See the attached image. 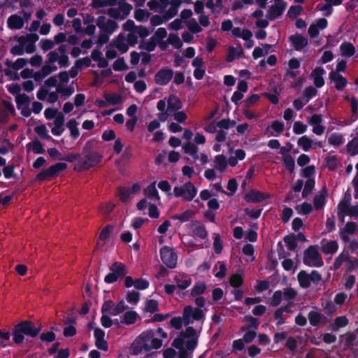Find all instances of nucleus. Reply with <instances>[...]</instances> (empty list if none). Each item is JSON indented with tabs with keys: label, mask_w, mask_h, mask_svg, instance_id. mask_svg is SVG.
Masks as SVG:
<instances>
[{
	"label": "nucleus",
	"mask_w": 358,
	"mask_h": 358,
	"mask_svg": "<svg viewBox=\"0 0 358 358\" xmlns=\"http://www.w3.org/2000/svg\"><path fill=\"white\" fill-rule=\"evenodd\" d=\"M283 165L290 172L293 173L295 169V162L294 158L290 155H287L282 157Z\"/></svg>",
	"instance_id": "nucleus-42"
},
{
	"label": "nucleus",
	"mask_w": 358,
	"mask_h": 358,
	"mask_svg": "<svg viewBox=\"0 0 358 358\" xmlns=\"http://www.w3.org/2000/svg\"><path fill=\"white\" fill-rule=\"evenodd\" d=\"M329 79L335 83L337 90H342L348 85L347 78L334 71L329 73Z\"/></svg>",
	"instance_id": "nucleus-16"
},
{
	"label": "nucleus",
	"mask_w": 358,
	"mask_h": 358,
	"mask_svg": "<svg viewBox=\"0 0 358 358\" xmlns=\"http://www.w3.org/2000/svg\"><path fill=\"white\" fill-rule=\"evenodd\" d=\"M338 249V245L336 241H330L322 247V251L325 255H333Z\"/></svg>",
	"instance_id": "nucleus-33"
},
{
	"label": "nucleus",
	"mask_w": 358,
	"mask_h": 358,
	"mask_svg": "<svg viewBox=\"0 0 358 358\" xmlns=\"http://www.w3.org/2000/svg\"><path fill=\"white\" fill-rule=\"evenodd\" d=\"M157 44V41H155L151 37L149 41H143L141 43L138 48L141 50H145L148 52H152L155 50Z\"/></svg>",
	"instance_id": "nucleus-49"
},
{
	"label": "nucleus",
	"mask_w": 358,
	"mask_h": 358,
	"mask_svg": "<svg viewBox=\"0 0 358 358\" xmlns=\"http://www.w3.org/2000/svg\"><path fill=\"white\" fill-rule=\"evenodd\" d=\"M97 143L98 140H96V138H92L87 141L83 148V153L97 152L96 151L94 150L95 146Z\"/></svg>",
	"instance_id": "nucleus-52"
},
{
	"label": "nucleus",
	"mask_w": 358,
	"mask_h": 358,
	"mask_svg": "<svg viewBox=\"0 0 358 358\" xmlns=\"http://www.w3.org/2000/svg\"><path fill=\"white\" fill-rule=\"evenodd\" d=\"M315 181L314 178H308L305 182L304 188L302 192L303 198L307 197L310 194L315 187Z\"/></svg>",
	"instance_id": "nucleus-38"
},
{
	"label": "nucleus",
	"mask_w": 358,
	"mask_h": 358,
	"mask_svg": "<svg viewBox=\"0 0 358 358\" xmlns=\"http://www.w3.org/2000/svg\"><path fill=\"white\" fill-rule=\"evenodd\" d=\"M349 324V320L346 316H339L334 319V322L331 324L332 331H336L339 329L346 327Z\"/></svg>",
	"instance_id": "nucleus-28"
},
{
	"label": "nucleus",
	"mask_w": 358,
	"mask_h": 358,
	"mask_svg": "<svg viewBox=\"0 0 358 358\" xmlns=\"http://www.w3.org/2000/svg\"><path fill=\"white\" fill-rule=\"evenodd\" d=\"M104 99L106 100L108 105H117L121 103V96L117 94H103Z\"/></svg>",
	"instance_id": "nucleus-40"
},
{
	"label": "nucleus",
	"mask_w": 358,
	"mask_h": 358,
	"mask_svg": "<svg viewBox=\"0 0 358 358\" xmlns=\"http://www.w3.org/2000/svg\"><path fill=\"white\" fill-rule=\"evenodd\" d=\"M138 317V314L135 310H129L122 317L120 323L125 325H132L135 324Z\"/></svg>",
	"instance_id": "nucleus-21"
},
{
	"label": "nucleus",
	"mask_w": 358,
	"mask_h": 358,
	"mask_svg": "<svg viewBox=\"0 0 358 358\" xmlns=\"http://www.w3.org/2000/svg\"><path fill=\"white\" fill-rule=\"evenodd\" d=\"M109 269L110 272L104 278V282L107 284L115 282L119 278L125 277L127 273L126 266L120 262L112 264Z\"/></svg>",
	"instance_id": "nucleus-6"
},
{
	"label": "nucleus",
	"mask_w": 358,
	"mask_h": 358,
	"mask_svg": "<svg viewBox=\"0 0 358 358\" xmlns=\"http://www.w3.org/2000/svg\"><path fill=\"white\" fill-rule=\"evenodd\" d=\"M312 140L307 136H303L299 138L297 144L301 147L305 152H308L312 147Z\"/></svg>",
	"instance_id": "nucleus-41"
},
{
	"label": "nucleus",
	"mask_w": 358,
	"mask_h": 358,
	"mask_svg": "<svg viewBox=\"0 0 358 358\" xmlns=\"http://www.w3.org/2000/svg\"><path fill=\"white\" fill-rule=\"evenodd\" d=\"M282 297L283 296L282 291L276 290L275 292H274L271 297L270 305L271 306H278L281 303Z\"/></svg>",
	"instance_id": "nucleus-62"
},
{
	"label": "nucleus",
	"mask_w": 358,
	"mask_h": 358,
	"mask_svg": "<svg viewBox=\"0 0 358 358\" xmlns=\"http://www.w3.org/2000/svg\"><path fill=\"white\" fill-rule=\"evenodd\" d=\"M325 70L321 66H317L313 70L311 77L313 78V83L316 87L320 88L324 86V80L323 75L325 74Z\"/></svg>",
	"instance_id": "nucleus-17"
},
{
	"label": "nucleus",
	"mask_w": 358,
	"mask_h": 358,
	"mask_svg": "<svg viewBox=\"0 0 358 358\" xmlns=\"http://www.w3.org/2000/svg\"><path fill=\"white\" fill-rule=\"evenodd\" d=\"M191 229L194 236L205 239L208 237V231L204 226L198 221H194L191 224Z\"/></svg>",
	"instance_id": "nucleus-19"
},
{
	"label": "nucleus",
	"mask_w": 358,
	"mask_h": 358,
	"mask_svg": "<svg viewBox=\"0 0 358 358\" xmlns=\"http://www.w3.org/2000/svg\"><path fill=\"white\" fill-rule=\"evenodd\" d=\"M167 42L172 45L176 49H180L182 45V43L180 37L177 34L173 33L169 34Z\"/></svg>",
	"instance_id": "nucleus-46"
},
{
	"label": "nucleus",
	"mask_w": 358,
	"mask_h": 358,
	"mask_svg": "<svg viewBox=\"0 0 358 358\" xmlns=\"http://www.w3.org/2000/svg\"><path fill=\"white\" fill-rule=\"evenodd\" d=\"M174 280L176 283V287L180 289H185L192 284V279L187 275H182V277L176 275Z\"/></svg>",
	"instance_id": "nucleus-23"
},
{
	"label": "nucleus",
	"mask_w": 358,
	"mask_h": 358,
	"mask_svg": "<svg viewBox=\"0 0 358 358\" xmlns=\"http://www.w3.org/2000/svg\"><path fill=\"white\" fill-rule=\"evenodd\" d=\"M357 229L358 225L354 222H348L343 228H340L339 235L344 244L349 242V235L354 234Z\"/></svg>",
	"instance_id": "nucleus-11"
},
{
	"label": "nucleus",
	"mask_w": 358,
	"mask_h": 358,
	"mask_svg": "<svg viewBox=\"0 0 358 358\" xmlns=\"http://www.w3.org/2000/svg\"><path fill=\"white\" fill-rule=\"evenodd\" d=\"M41 324L36 327L31 321L24 320V336L35 338L41 331Z\"/></svg>",
	"instance_id": "nucleus-15"
},
{
	"label": "nucleus",
	"mask_w": 358,
	"mask_h": 358,
	"mask_svg": "<svg viewBox=\"0 0 358 358\" xmlns=\"http://www.w3.org/2000/svg\"><path fill=\"white\" fill-rule=\"evenodd\" d=\"M188 29L194 33L197 34L202 31L201 27L199 25V24L196 22V20L192 18L191 19L188 23L187 24Z\"/></svg>",
	"instance_id": "nucleus-64"
},
{
	"label": "nucleus",
	"mask_w": 358,
	"mask_h": 358,
	"mask_svg": "<svg viewBox=\"0 0 358 358\" xmlns=\"http://www.w3.org/2000/svg\"><path fill=\"white\" fill-rule=\"evenodd\" d=\"M150 15V13L145 9L138 8L136 9L134 11V18L138 22H143L145 20V18L149 17Z\"/></svg>",
	"instance_id": "nucleus-55"
},
{
	"label": "nucleus",
	"mask_w": 358,
	"mask_h": 358,
	"mask_svg": "<svg viewBox=\"0 0 358 358\" xmlns=\"http://www.w3.org/2000/svg\"><path fill=\"white\" fill-rule=\"evenodd\" d=\"M193 213L191 210H187L182 214H175L171 216V219L174 220H180L182 222H187L192 216Z\"/></svg>",
	"instance_id": "nucleus-48"
},
{
	"label": "nucleus",
	"mask_w": 358,
	"mask_h": 358,
	"mask_svg": "<svg viewBox=\"0 0 358 358\" xmlns=\"http://www.w3.org/2000/svg\"><path fill=\"white\" fill-rule=\"evenodd\" d=\"M341 214H346L347 215L355 217V219L358 218V205L349 206L345 204L344 206L339 205Z\"/></svg>",
	"instance_id": "nucleus-24"
},
{
	"label": "nucleus",
	"mask_w": 358,
	"mask_h": 358,
	"mask_svg": "<svg viewBox=\"0 0 358 358\" xmlns=\"http://www.w3.org/2000/svg\"><path fill=\"white\" fill-rule=\"evenodd\" d=\"M327 195V190L323 189L320 191V194L315 195L313 199V203L316 210H321L326 203V197Z\"/></svg>",
	"instance_id": "nucleus-22"
},
{
	"label": "nucleus",
	"mask_w": 358,
	"mask_h": 358,
	"mask_svg": "<svg viewBox=\"0 0 358 358\" xmlns=\"http://www.w3.org/2000/svg\"><path fill=\"white\" fill-rule=\"evenodd\" d=\"M244 320L248 322V324L246 327H243L241 328V331H246L250 329H254L257 330L259 326V322L257 318L251 316V315H245L244 317Z\"/></svg>",
	"instance_id": "nucleus-36"
},
{
	"label": "nucleus",
	"mask_w": 358,
	"mask_h": 358,
	"mask_svg": "<svg viewBox=\"0 0 358 358\" xmlns=\"http://www.w3.org/2000/svg\"><path fill=\"white\" fill-rule=\"evenodd\" d=\"M84 157L78 162L74 169L78 171L89 170L101 162L102 155L99 152L83 153Z\"/></svg>",
	"instance_id": "nucleus-4"
},
{
	"label": "nucleus",
	"mask_w": 358,
	"mask_h": 358,
	"mask_svg": "<svg viewBox=\"0 0 358 358\" xmlns=\"http://www.w3.org/2000/svg\"><path fill=\"white\" fill-rule=\"evenodd\" d=\"M282 292L283 298L285 300H292L295 299L297 295V292L292 287L285 288Z\"/></svg>",
	"instance_id": "nucleus-60"
},
{
	"label": "nucleus",
	"mask_w": 358,
	"mask_h": 358,
	"mask_svg": "<svg viewBox=\"0 0 358 358\" xmlns=\"http://www.w3.org/2000/svg\"><path fill=\"white\" fill-rule=\"evenodd\" d=\"M287 4L286 2H277L271 6L266 14V18L273 21L279 17L285 11Z\"/></svg>",
	"instance_id": "nucleus-12"
},
{
	"label": "nucleus",
	"mask_w": 358,
	"mask_h": 358,
	"mask_svg": "<svg viewBox=\"0 0 358 358\" xmlns=\"http://www.w3.org/2000/svg\"><path fill=\"white\" fill-rule=\"evenodd\" d=\"M299 285L302 288H308L310 286V275L305 271H301L297 275Z\"/></svg>",
	"instance_id": "nucleus-32"
},
{
	"label": "nucleus",
	"mask_w": 358,
	"mask_h": 358,
	"mask_svg": "<svg viewBox=\"0 0 358 358\" xmlns=\"http://www.w3.org/2000/svg\"><path fill=\"white\" fill-rule=\"evenodd\" d=\"M162 262L169 268H174L177 265V255L173 248L163 246L159 250Z\"/></svg>",
	"instance_id": "nucleus-8"
},
{
	"label": "nucleus",
	"mask_w": 358,
	"mask_h": 358,
	"mask_svg": "<svg viewBox=\"0 0 358 358\" xmlns=\"http://www.w3.org/2000/svg\"><path fill=\"white\" fill-rule=\"evenodd\" d=\"M341 55L350 57L355 53V48L350 42H343L340 45Z\"/></svg>",
	"instance_id": "nucleus-26"
},
{
	"label": "nucleus",
	"mask_w": 358,
	"mask_h": 358,
	"mask_svg": "<svg viewBox=\"0 0 358 358\" xmlns=\"http://www.w3.org/2000/svg\"><path fill=\"white\" fill-rule=\"evenodd\" d=\"M8 27L12 29L22 28V17L17 15H12L8 19Z\"/></svg>",
	"instance_id": "nucleus-27"
},
{
	"label": "nucleus",
	"mask_w": 358,
	"mask_h": 358,
	"mask_svg": "<svg viewBox=\"0 0 358 358\" xmlns=\"http://www.w3.org/2000/svg\"><path fill=\"white\" fill-rule=\"evenodd\" d=\"M307 126L302 122L297 121L294 123L293 131L295 134L300 135L304 134L307 130Z\"/></svg>",
	"instance_id": "nucleus-61"
},
{
	"label": "nucleus",
	"mask_w": 358,
	"mask_h": 358,
	"mask_svg": "<svg viewBox=\"0 0 358 358\" xmlns=\"http://www.w3.org/2000/svg\"><path fill=\"white\" fill-rule=\"evenodd\" d=\"M347 152L352 156L356 155L358 154V137L353 138L351 141H350L347 145Z\"/></svg>",
	"instance_id": "nucleus-37"
},
{
	"label": "nucleus",
	"mask_w": 358,
	"mask_h": 358,
	"mask_svg": "<svg viewBox=\"0 0 358 358\" xmlns=\"http://www.w3.org/2000/svg\"><path fill=\"white\" fill-rule=\"evenodd\" d=\"M78 122L76 119L73 118L66 123V127L69 129L71 136L73 139H76L80 136V131L78 128Z\"/></svg>",
	"instance_id": "nucleus-29"
},
{
	"label": "nucleus",
	"mask_w": 358,
	"mask_h": 358,
	"mask_svg": "<svg viewBox=\"0 0 358 358\" xmlns=\"http://www.w3.org/2000/svg\"><path fill=\"white\" fill-rule=\"evenodd\" d=\"M283 240L288 250L291 251H295L296 250L298 245L295 241V236H293L292 234L287 235L284 237Z\"/></svg>",
	"instance_id": "nucleus-47"
},
{
	"label": "nucleus",
	"mask_w": 358,
	"mask_h": 358,
	"mask_svg": "<svg viewBox=\"0 0 358 358\" xmlns=\"http://www.w3.org/2000/svg\"><path fill=\"white\" fill-rule=\"evenodd\" d=\"M317 92V91L315 87L312 86L307 87L303 90L301 98L306 100V103H308L316 95Z\"/></svg>",
	"instance_id": "nucleus-39"
},
{
	"label": "nucleus",
	"mask_w": 358,
	"mask_h": 358,
	"mask_svg": "<svg viewBox=\"0 0 358 358\" xmlns=\"http://www.w3.org/2000/svg\"><path fill=\"white\" fill-rule=\"evenodd\" d=\"M68 166L66 163L58 162L50 167L43 169L35 177L36 181L50 180L56 178L60 173L65 171Z\"/></svg>",
	"instance_id": "nucleus-3"
},
{
	"label": "nucleus",
	"mask_w": 358,
	"mask_h": 358,
	"mask_svg": "<svg viewBox=\"0 0 358 358\" xmlns=\"http://www.w3.org/2000/svg\"><path fill=\"white\" fill-rule=\"evenodd\" d=\"M204 317V313L201 309L193 308L192 306H187L183 309L182 317H173L169 323L171 327L179 330L182 328V324L187 326L192 324L194 321H199Z\"/></svg>",
	"instance_id": "nucleus-1"
},
{
	"label": "nucleus",
	"mask_w": 358,
	"mask_h": 358,
	"mask_svg": "<svg viewBox=\"0 0 358 358\" xmlns=\"http://www.w3.org/2000/svg\"><path fill=\"white\" fill-rule=\"evenodd\" d=\"M173 71L169 67H164L159 70L155 76V81L158 85H166L173 78Z\"/></svg>",
	"instance_id": "nucleus-9"
},
{
	"label": "nucleus",
	"mask_w": 358,
	"mask_h": 358,
	"mask_svg": "<svg viewBox=\"0 0 358 358\" xmlns=\"http://www.w3.org/2000/svg\"><path fill=\"white\" fill-rule=\"evenodd\" d=\"M206 285L203 282H196L191 289L190 294L192 297L201 296L206 290Z\"/></svg>",
	"instance_id": "nucleus-30"
},
{
	"label": "nucleus",
	"mask_w": 358,
	"mask_h": 358,
	"mask_svg": "<svg viewBox=\"0 0 358 358\" xmlns=\"http://www.w3.org/2000/svg\"><path fill=\"white\" fill-rule=\"evenodd\" d=\"M114 45L122 54L126 53L129 47L127 43H125V37L123 34H120L113 43H110L109 45Z\"/></svg>",
	"instance_id": "nucleus-20"
},
{
	"label": "nucleus",
	"mask_w": 358,
	"mask_h": 358,
	"mask_svg": "<svg viewBox=\"0 0 358 358\" xmlns=\"http://www.w3.org/2000/svg\"><path fill=\"white\" fill-rule=\"evenodd\" d=\"M229 283L230 285L234 288L240 287L243 283V278L241 274H233L230 277Z\"/></svg>",
	"instance_id": "nucleus-50"
},
{
	"label": "nucleus",
	"mask_w": 358,
	"mask_h": 358,
	"mask_svg": "<svg viewBox=\"0 0 358 358\" xmlns=\"http://www.w3.org/2000/svg\"><path fill=\"white\" fill-rule=\"evenodd\" d=\"M270 197L267 193L252 189L245 194L243 198L248 203H260Z\"/></svg>",
	"instance_id": "nucleus-10"
},
{
	"label": "nucleus",
	"mask_w": 358,
	"mask_h": 358,
	"mask_svg": "<svg viewBox=\"0 0 358 358\" xmlns=\"http://www.w3.org/2000/svg\"><path fill=\"white\" fill-rule=\"evenodd\" d=\"M302 10L303 8L299 5L291 6L287 11V16L290 18H295L300 15Z\"/></svg>",
	"instance_id": "nucleus-63"
},
{
	"label": "nucleus",
	"mask_w": 358,
	"mask_h": 358,
	"mask_svg": "<svg viewBox=\"0 0 358 358\" xmlns=\"http://www.w3.org/2000/svg\"><path fill=\"white\" fill-rule=\"evenodd\" d=\"M5 64L8 66L7 69L18 71L22 69V57L18 58L15 62H13L12 61L7 59L5 61Z\"/></svg>",
	"instance_id": "nucleus-56"
},
{
	"label": "nucleus",
	"mask_w": 358,
	"mask_h": 358,
	"mask_svg": "<svg viewBox=\"0 0 358 358\" xmlns=\"http://www.w3.org/2000/svg\"><path fill=\"white\" fill-rule=\"evenodd\" d=\"M197 194V189L192 182H185L181 187L173 188V194L176 197H182L187 201H191Z\"/></svg>",
	"instance_id": "nucleus-7"
},
{
	"label": "nucleus",
	"mask_w": 358,
	"mask_h": 358,
	"mask_svg": "<svg viewBox=\"0 0 358 358\" xmlns=\"http://www.w3.org/2000/svg\"><path fill=\"white\" fill-rule=\"evenodd\" d=\"M308 318L313 327H318L320 324L327 322V317L323 314L315 310L308 313Z\"/></svg>",
	"instance_id": "nucleus-18"
},
{
	"label": "nucleus",
	"mask_w": 358,
	"mask_h": 358,
	"mask_svg": "<svg viewBox=\"0 0 358 358\" xmlns=\"http://www.w3.org/2000/svg\"><path fill=\"white\" fill-rule=\"evenodd\" d=\"M145 310L150 313H157L159 310V304L157 301L155 299H149L146 301L145 304Z\"/></svg>",
	"instance_id": "nucleus-45"
},
{
	"label": "nucleus",
	"mask_w": 358,
	"mask_h": 358,
	"mask_svg": "<svg viewBox=\"0 0 358 358\" xmlns=\"http://www.w3.org/2000/svg\"><path fill=\"white\" fill-rule=\"evenodd\" d=\"M128 306L125 304L124 301L122 300L119 301L115 306H114L112 312L110 313V315H118L126 310Z\"/></svg>",
	"instance_id": "nucleus-53"
},
{
	"label": "nucleus",
	"mask_w": 358,
	"mask_h": 358,
	"mask_svg": "<svg viewBox=\"0 0 358 358\" xmlns=\"http://www.w3.org/2000/svg\"><path fill=\"white\" fill-rule=\"evenodd\" d=\"M13 336V341L15 343H22V321L19 322L15 326Z\"/></svg>",
	"instance_id": "nucleus-44"
},
{
	"label": "nucleus",
	"mask_w": 358,
	"mask_h": 358,
	"mask_svg": "<svg viewBox=\"0 0 358 358\" xmlns=\"http://www.w3.org/2000/svg\"><path fill=\"white\" fill-rule=\"evenodd\" d=\"M303 261V264L308 266L321 267L324 265V262L316 245H310L304 251Z\"/></svg>",
	"instance_id": "nucleus-5"
},
{
	"label": "nucleus",
	"mask_w": 358,
	"mask_h": 358,
	"mask_svg": "<svg viewBox=\"0 0 358 358\" xmlns=\"http://www.w3.org/2000/svg\"><path fill=\"white\" fill-rule=\"evenodd\" d=\"M346 271L352 272L355 268H358V259L355 257H351L350 255L346 261Z\"/></svg>",
	"instance_id": "nucleus-59"
},
{
	"label": "nucleus",
	"mask_w": 358,
	"mask_h": 358,
	"mask_svg": "<svg viewBox=\"0 0 358 358\" xmlns=\"http://www.w3.org/2000/svg\"><path fill=\"white\" fill-rule=\"evenodd\" d=\"M325 163L327 166V168L330 171H334L337 169L338 165L339 164V161L336 156L335 155H329L327 156L325 159Z\"/></svg>",
	"instance_id": "nucleus-43"
},
{
	"label": "nucleus",
	"mask_w": 358,
	"mask_h": 358,
	"mask_svg": "<svg viewBox=\"0 0 358 358\" xmlns=\"http://www.w3.org/2000/svg\"><path fill=\"white\" fill-rule=\"evenodd\" d=\"M215 169L223 172L227 167V158L224 155H217L215 157Z\"/></svg>",
	"instance_id": "nucleus-31"
},
{
	"label": "nucleus",
	"mask_w": 358,
	"mask_h": 358,
	"mask_svg": "<svg viewBox=\"0 0 358 358\" xmlns=\"http://www.w3.org/2000/svg\"><path fill=\"white\" fill-rule=\"evenodd\" d=\"M154 336L152 330H147L143 331L133 341L131 345V354L133 355H138L143 351L150 352V348H148V342Z\"/></svg>",
	"instance_id": "nucleus-2"
},
{
	"label": "nucleus",
	"mask_w": 358,
	"mask_h": 358,
	"mask_svg": "<svg viewBox=\"0 0 358 358\" xmlns=\"http://www.w3.org/2000/svg\"><path fill=\"white\" fill-rule=\"evenodd\" d=\"M289 41L291 42L294 49L299 52L308 44V38L299 33L289 36Z\"/></svg>",
	"instance_id": "nucleus-13"
},
{
	"label": "nucleus",
	"mask_w": 358,
	"mask_h": 358,
	"mask_svg": "<svg viewBox=\"0 0 358 358\" xmlns=\"http://www.w3.org/2000/svg\"><path fill=\"white\" fill-rule=\"evenodd\" d=\"M144 193L151 199L157 201L160 199L158 191L155 187V182L150 184L146 188H145Z\"/></svg>",
	"instance_id": "nucleus-35"
},
{
	"label": "nucleus",
	"mask_w": 358,
	"mask_h": 358,
	"mask_svg": "<svg viewBox=\"0 0 358 358\" xmlns=\"http://www.w3.org/2000/svg\"><path fill=\"white\" fill-rule=\"evenodd\" d=\"M329 143L335 146L338 147L343 143L344 139L342 135L337 134H333L331 135V136L328 139Z\"/></svg>",
	"instance_id": "nucleus-58"
},
{
	"label": "nucleus",
	"mask_w": 358,
	"mask_h": 358,
	"mask_svg": "<svg viewBox=\"0 0 358 358\" xmlns=\"http://www.w3.org/2000/svg\"><path fill=\"white\" fill-rule=\"evenodd\" d=\"M131 9L132 6L129 3L125 2L124 0L120 1L119 10L120 12L121 11L123 14L122 16L121 17L122 19H124L126 17H127L130 13Z\"/></svg>",
	"instance_id": "nucleus-51"
},
{
	"label": "nucleus",
	"mask_w": 358,
	"mask_h": 358,
	"mask_svg": "<svg viewBox=\"0 0 358 358\" xmlns=\"http://www.w3.org/2000/svg\"><path fill=\"white\" fill-rule=\"evenodd\" d=\"M113 69L115 71H122L128 69L123 57L117 58L113 64Z\"/></svg>",
	"instance_id": "nucleus-57"
},
{
	"label": "nucleus",
	"mask_w": 358,
	"mask_h": 358,
	"mask_svg": "<svg viewBox=\"0 0 358 358\" xmlns=\"http://www.w3.org/2000/svg\"><path fill=\"white\" fill-rule=\"evenodd\" d=\"M8 91L13 95H15V101L17 108L21 110L22 115V94L20 93V86L17 84H10L6 86Z\"/></svg>",
	"instance_id": "nucleus-14"
},
{
	"label": "nucleus",
	"mask_w": 358,
	"mask_h": 358,
	"mask_svg": "<svg viewBox=\"0 0 358 358\" xmlns=\"http://www.w3.org/2000/svg\"><path fill=\"white\" fill-rule=\"evenodd\" d=\"M182 106L180 99L176 95H171L168 100L167 110L170 112L177 111Z\"/></svg>",
	"instance_id": "nucleus-25"
},
{
	"label": "nucleus",
	"mask_w": 358,
	"mask_h": 358,
	"mask_svg": "<svg viewBox=\"0 0 358 358\" xmlns=\"http://www.w3.org/2000/svg\"><path fill=\"white\" fill-rule=\"evenodd\" d=\"M16 41L17 44L11 48L10 53L13 55H22V36H17Z\"/></svg>",
	"instance_id": "nucleus-54"
},
{
	"label": "nucleus",
	"mask_w": 358,
	"mask_h": 358,
	"mask_svg": "<svg viewBox=\"0 0 358 358\" xmlns=\"http://www.w3.org/2000/svg\"><path fill=\"white\" fill-rule=\"evenodd\" d=\"M243 55V50L241 47H239V50L236 49L234 47H230L229 48L228 55L227 56L226 60L227 62H232L235 60L236 58H240Z\"/></svg>",
	"instance_id": "nucleus-34"
}]
</instances>
